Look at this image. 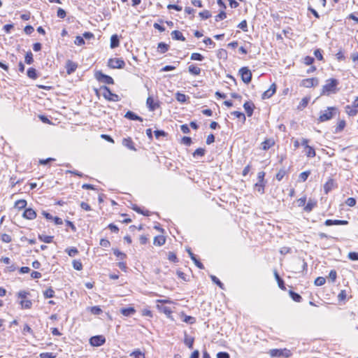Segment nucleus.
I'll list each match as a JSON object with an SVG mask.
<instances>
[{
  "instance_id": "f257e3e1",
  "label": "nucleus",
  "mask_w": 358,
  "mask_h": 358,
  "mask_svg": "<svg viewBox=\"0 0 358 358\" xmlns=\"http://www.w3.org/2000/svg\"><path fill=\"white\" fill-rule=\"evenodd\" d=\"M339 82L336 78H329L325 81V84L322 86L320 93L321 96H330L336 94L339 89L338 85Z\"/></svg>"
},
{
  "instance_id": "f03ea898",
  "label": "nucleus",
  "mask_w": 358,
  "mask_h": 358,
  "mask_svg": "<svg viewBox=\"0 0 358 358\" xmlns=\"http://www.w3.org/2000/svg\"><path fill=\"white\" fill-rule=\"evenodd\" d=\"M269 355L271 357H285L289 358L292 356V353L290 350L287 348L284 349H272L269 351Z\"/></svg>"
},
{
  "instance_id": "7ed1b4c3",
  "label": "nucleus",
  "mask_w": 358,
  "mask_h": 358,
  "mask_svg": "<svg viewBox=\"0 0 358 358\" xmlns=\"http://www.w3.org/2000/svg\"><path fill=\"white\" fill-rule=\"evenodd\" d=\"M337 108L336 107H328L327 110L321 112L319 117L320 122H325L331 120L333 116L336 114Z\"/></svg>"
},
{
  "instance_id": "20e7f679",
  "label": "nucleus",
  "mask_w": 358,
  "mask_h": 358,
  "mask_svg": "<svg viewBox=\"0 0 358 358\" xmlns=\"http://www.w3.org/2000/svg\"><path fill=\"white\" fill-rule=\"evenodd\" d=\"M157 303H159L157 305V308L158 309V310L161 313H164L167 317H170L172 313V310L169 307L164 306V303H171V301L170 300H157Z\"/></svg>"
},
{
  "instance_id": "39448f33",
  "label": "nucleus",
  "mask_w": 358,
  "mask_h": 358,
  "mask_svg": "<svg viewBox=\"0 0 358 358\" xmlns=\"http://www.w3.org/2000/svg\"><path fill=\"white\" fill-rule=\"evenodd\" d=\"M95 78L100 83L107 85H113L114 80L112 77L103 73L101 71H96L94 74Z\"/></svg>"
},
{
  "instance_id": "423d86ee",
  "label": "nucleus",
  "mask_w": 358,
  "mask_h": 358,
  "mask_svg": "<svg viewBox=\"0 0 358 358\" xmlns=\"http://www.w3.org/2000/svg\"><path fill=\"white\" fill-rule=\"evenodd\" d=\"M101 90H103V96L106 99L111 101H118L120 100L119 96L113 93L107 86L101 87Z\"/></svg>"
},
{
  "instance_id": "0eeeda50",
  "label": "nucleus",
  "mask_w": 358,
  "mask_h": 358,
  "mask_svg": "<svg viewBox=\"0 0 358 358\" xmlns=\"http://www.w3.org/2000/svg\"><path fill=\"white\" fill-rule=\"evenodd\" d=\"M108 66L111 69H123L125 62L120 58H111L108 62Z\"/></svg>"
},
{
  "instance_id": "6e6552de",
  "label": "nucleus",
  "mask_w": 358,
  "mask_h": 358,
  "mask_svg": "<svg viewBox=\"0 0 358 358\" xmlns=\"http://www.w3.org/2000/svg\"><path fill=\"white\" fill-rule=\"evenodd\" d=\"M239 74L241 76L242 80L245 83H250L252 80V73L248 67H242L239 70Z\"/></svg>"
},
{
  "instance_id": "1a4fd4ad",
  "label": "nucleus",
  "mask_w": 358,
  "mask_h": 358,
  "mask_svg": "<svg viewBox=\"0 0 358 358\" xmlns=\"http://www.w3.org/2000/svg\"><path fill=\"white\" fill-rule=\"evenodd\" d=\"M106 342V338L103 336L98 335V336H94L90 338V343L92 346L95 347H99L102 345H103Z\"/></svg>"
},
{
  "instance_id": "9d476101",
  "label": "nucleus",
  "mask_w": 358,
  "mask_h": 358,
  "mask_svg": "<svg viewBox=\"0 0 358 358\" xmlns=\"http://www.w3.org/2000/svg\"><path fill=\"white\" fill-rule=\"evenodd\" d=\"M146 105L150 111H155L157 108H159V102L155 101L152 96H148L146 100Z\"/></svg>"
},
{
  "instance_id": "9b49d317",
  "label": "nucleus",
  "mask_w": 358,
  "mask_h": 358,
  "mask_svg": "<svg viewBox=\"0 0 358 358\" xmlns=\"http://www.w3.org/2000/svg\"><path fill=\"white\" fill-rule=\"evenodd\" d=\"M318 83L319 80L317 78H306L301 81V85L305 87H312L317 85Z\"/></svg>"
},
{
  "instance_id": "f8f14e48",
  "label": "nucleus",
  "mask_w": 358,
  "mask_h": 358,
  "mask_svg": "<svg viewBox=\"0 0 358 358\" xmlns=\"http://www.w3.org/2000/svg\"><path fill=\"white\" fill-rule=\"evenodd\" d=\"M22 217L25 219L31 220L36 217V213L34 209L28 208L24 210Z\"/></svg>"
},
{
  "instance_id": "ddd939ff",
  "label": "nucleus",
  "mask_w": 358,
  "mask_h": 358,
  "mask_svg": "<svg viewBox=\"0 0 358 358\" xmlns=\"http://www.w3.org/2000/svg\"><path fill=\"white\" fill-rule=\"evenodd\" d=\"M187 252L189 254V257L194 262L195 265L200 269H203V264L196 258V256L192 252L190 248L187 249Z\"/></svg>"
},
{
  "instance_id": "4468645a",
  "label": "nucleus",
  "mask_w": 358,
  "mask_h": 358,
  "mask_svg": "<svg viewBox=\"0 0 358 358\" xmlns=\"http://www.w3.org/2000/svg\"><path fill=\"white\" fill-rule=\"evenodd\" d=\"M276 91V85L275 83H273L269 89H268L266 91H265L262 94V99H266L271 97Z\"/></svg>"
},
{
  "instance_id": "2eb2a0df",
  "label": "nucleus",
  "mask_w": 358,
  "mask_h": 358,
  "mask_svg": "<svg viewBox=\"0 0 358 358\" xmlns=\"http://www.w3.org/2000/svg\"><path fill=\"white\" fill-rule=\"evenodd\" d=\"M324 224L326 226L347 225V224H348V221H347V220H327L324 222Z\"/></svg>"
},
{
  "instance_id": "dca6fc26",
  "label": "nucleus",
  "mask_w": 358,
  "mask_h": 358,
  "mask_svg": "<svg viewBox=\"0 0 358 358\" xmlns=\"http://www.w3.org/2000/svg\"><path fill=\"white\" fill-rule=\"evenodd\" d=\"M243 108L247 113L248 117H251L253 114L255 105L251 101H246L243 104Z\"/></svg>"
},
{
  "instance_id": "f3484780",
  "label": "nucleus",
  "mask_w": 358,
  "mask_h": 358,
  "mask_svg": "<svg viewBox=\"0 0 358 358\" xmlns=\"http://www.w3.org/2000/svg\"><path fill=\"white\" fill-rule=\"evenodd\" d=\"M124 117L131 120H138L140 122H143V118L138 115H136L133 111L129 110L124 115Z\"/></svg>"
},
{
  "instance_id": "a211bd4d",
  "label": "nucleus",
  "mask_w": 358,
  "mask_h": 358,
  "mask_svg": "<svg viewBox=\"0 0 358 358\" xmlns=\"http://www.w3.org/2000/svg\"><path fill=\"white\" fill-rule=\"evenodd\" d=\"M122 145L131 150H136L134 142L131 138H125L122 140Z\"/></svg>"
},
{
  "instance_id": "6ab92c4d",
  "label": "nucleus",
  "mask_w": 358,
  "mask_h": 358,
  "mask_svg": "<svg viewBox=\"0 0 358 358\" xmlns=\"http://www.w3.org/2000/svg\"><path fill=\"white\" fill-rule=\"evenodd\" d=\"M120 313L126 317H129L136 313V310L133 307L122 308L120 309Z\"/></svg>"
},
{
  "instance_id": "aec40b11",
  "label": "nucleus",
  "mask_w": 358,
  "mask_h": 358,
  "mask_svg": "<svg viewBox=\"0 0 358 358\" xmlns=\"http://www.w3.org/2000/svg\"><path fill=\"white\" fill-rule=\"evenodd\" d=\"M171 35L173 40L182 41H185V36L180 31L174 30L171 32Z\"/></svg>"
},
{
  "instance_id": "412c9836",
  "label": "nucleus",
  "mask_w": 358,
  "mask_h": 358,
  "mask_svg": "<svg viewBox=\"0 0 358 358\" xmlns=\"http://www.w3.org/2000/svg\"><path fill=\"white\" fill-rule=\"evenodd\" d=\"M77 64L70 60H69L66 63V72L68 74H71L72 73H73L76 70V68H77Z\"/></svg>"
},
{
  "instance_id": "4be33fe9",
  "label": "nucleus",
  "mask_w": 358,
  "mask_h": 358,
  "mask_svg": "<svg viewBox=\"0 0 358 358\" xmlns=\"http://www.w3.org/2000/svg\"><path fill=\"white\" fill-rule=\"evenodd\" d=\"M120 39L117 34H114L110 37V48H115L119 46Z\"/></svg>"
},
{
  "instance_id": "5701e85b",
  "label": "nucleus",
  "mask_w": 358,
  "mask_h": 358,
  "mask_svg": "<svg viewBox=\"0 0 358 358\" xmlns=\"http://www.w3.org/2000/svg\"><path fill=\"white\" fill-rule=\"evenodd\" d=\"M169 49V45L164 42H160L158 43L157 50L158 52L163 54L166 52Z\"/></svg>"
},
{
  "instance_id": "b1692460",
  "label": "nucleus",
  "mask_w": 358,
  "mask_h": 358,
  "mask_svg": "<svg viewBox=\"0 0 358 358\" xmlns=\"http://www.w3.org/2000/svg\"><path fill=\"white\" fill-rule=\"evenodd\" d=\"M317 205V201L309 199L307 204L304 207V210L306 212H310Z\"/></svg>"
},
{
  "instance_id": "393cba45",
  "label": "nucleus",
  "mask_w": 358,
  "mask_h": 358,
  "mask_svg": "<svg viewBox=\"0 0 358 358\" xmlns=\"http://www.w3.org/2000/svg\"><path fill=\"white\" fill-rule=\"evenodd\" d=\"M27 75L29 78L33 79V80H35L38 78L37 71H36V69H34L33 67L29 68L27 69Z\"/></svg>"
},
{
  "instance_id": "a878e982",
  "label": "nucleus",
  "mask_w": 358,
  "mask_h": 358,
  "mask_svg": "<svg viewBox=\"0 0 358 358\" xmlns=\"http://www.w3.org/2000/svg\"><path fill=\"white\" fill-rule=\"evenodd\" d=\"M326 0H308V4L311 5L312 6H318L320 4L322 5V7L326 6Z\"/></svg>"
},
{
  "instance_id": "bb28decb",
  "label": "nucleus",
  "mask_w": 358,
  "mask_h": 358,
  "mask_svg": "<svg viewBox=\"0 0 358 358\" xmlns=\"http://www.w3.org/2000/svg\"><path fill=\"white\" fill-rule=\"evenodd\" d=\"M274 145V141L273 139H266L262 143V149L264 150H268L271 147Z\"/></svg>"
},
{
  "instance_id": "cd10ccee",
  "label": "nucleus",
  "mask_w": 358,
  "mask_h": 358,
  "mask_svg": "<svg viewBox=\"0 0 358 358\" xmlns=\"http://www.w3.org/2000/svg\"><path fill=\"white\" fill-rule=\"evenodd\" d=\"M274 275L275 278V280L278 282V286L281 289H285L284 280L280 277L279 274L278 273L277 271H274Z\"/></svg>"
},
{
  "instance_id": "c85d7f7f",
  "label": "nucleus",
  "mask_w": 358,
  "mask_h": 358,
  "mask_svg": "<svg viewBox=\"0 0 358 358\" xmlns=\"http://www.w3.org/2000/svg\"><path fill=\"white\" fill-rule=\"evenodd\" d=\"M166 242V238L163 236H158L155 237L154 238V245L162 246Z\"/></svg>"
},
{
  "instance_id": "c756f323",
  "label": "nucleus",
  "mask_w": 358,
  "mask_h": 358,
  "mask_svg": "<svg viewBox=\"0 0 358 358\" xmlns=\"http://www.w3.org/2000/svg\"><path fill=\"white\" fill-rule=\"evenodd\" d=\"M43 296L45 299H50L55 296V291L52 287H49L43 291Z\"/></svg>"
},
{
  "instance_id": "7c9ffc66",
  "label": "nucleus",
  "mask_w": 358,
  "mask_h": 358,
  "mask_svg": "<svg viewBox=\"0 0 358 358\" xmlns=\"http://www.w3.org/2000/svg\"><path fill=\"white\" fill-rule=\"evenodd\" d=\"M182 317H183L182 321L185 323L192 324L196 322V319L194 317L186 315L184 313H182Z\"/></svg>"
},
{
  "instance_id": "2f4dec72",
  "label": "nucleus",
  "mask_w": 358,
  "mask_h": 358,
  "mask_svg": "<svg viewBox=\"0 0 358 358\" xmlns=\"http://www.w3.org/2000/svg\"><path fill=\"white\" fill-rule=\"evenodd\" d=\"M189 72L194 76L199 75L201 73V69L192 64L188 67Z\"/></svg>"
},
{
  "instance_id": "473e14b6",
  "label": "nucleus",
  "mask_w": 358,
  "mask_h": 358,
  "mask_svg": "<svg viewBox=\"0 0 358 358\" xmlns=\"http://www.w3.org/2000/svg\"><path fill=\"white\" fill-rule=\"evenodd\" d=\"M264 187H265L264 182L258 181L255 185V189L260 194L264 193Z\"/></svg>"
},
{
  "instance_id": "72a5a7b5",
  "label": "nucleus",
  "mask_w": 358,
  "mask_h": 358,
  "mask_svg": "<svg viewBox=\"0 0 358 358\" xmlns=\"http://www.w3.org/2000/svg\"><path fill=\"white\" fill-rule=\"evenodd\" d=\"M27 206V201L24 199H20L15 201V207L18 208L19 210L25 208Z\"/></svg>"
},
{
  "instance_id": "f704fd0d",
  "label": "nucleus",
  "mask_w": 358,
  "mask_h": 358,
  "mask_svg": "<svg viewBox=\"0 0 358 358\" xmlns=\"http://www.w3.org/2000/svg\"><path fill=\"white\" fill-rule=\"evenodd\" d=\"M289 294L292 299L296 302H300L302 299V297L300 296V294L292 290H290Z\"/></svg>"
},
{
  "instance_id": "c9c22d12",
  "label": "nucleus",
  "mask_w": 358,
  "mask_h": 358,
  "mask_svg": "<svg viewBox=\"0 0 358 358\" xmlns=\"http://www.w3.org/2000/svg\"><path fill=\"white\" fill-rule=\"evenodd\" d=\"M176 99L180 103H185L187 101V96L185 94L178 92L176 94Z\"/></svg>"
},
{
  "instance_id": "e433bc0d",
  "label": "nucleus",
  "mask_w": 358,
  "mask_h": 358,
  "mask_svg": "<svg viewBox=\"0 0 358 358\" xmlns=\"http://www.w3.org/2000/svg\"><path fill=\"white\" fill-rule=\"evenodd\" d=\"M345 111L350 116H355L358 113V110L349 105L345 106Z\"/></svg>"
},
{
  "instance_id": "4c0bfd02",
  "label": "nucleus",
  "mask_w": 358,
  "mask_h": 358,
  "mask_svg": "<svg viewBox=\"0 0 358 358\" xmlns=\"http://www.w3.org/2000/svg\"><path fill=\"white\" fill-rule=\"evenodd\" d=\"M38 238L41 241H43L45 243H50L52 242L53 236H46V235H39Z\"/></svg>"
},
{
  "instance_id": "58836bf2",
  "label": "nucleus",
  "mask_w": 358,
  "mask_h": 358,
  "mask_svg": "<svg viewBox=\"0 0 358 358\" xmlns=\"http://www.w3.org/2000/svg\"><path fill=\"white\" fill-rule=\"evenodd\" d=\"M24 62L27 64H31L34 62L33 54L31 51H29L26 53Z\"/></svg>"
},
{
  "instance_id": "ea45409f",
  "label": "nucleus",
  "mask_w": 358,
  "mask_h": 358,
  "mask_svg": "<svg viewBox=\"0 0 358 358\" xmlns=\"http://www.w3.org/2000/svg\"><path fill=\"white\" fill-rule=\"evenodd\" d=\"M194 341V338L186 336L184 340V343L189 349H192Z\"/></svg>"
},
{
  "instance_id": "a19ab883",
  "label": "nucleus",
  "mask_w": 358,
  "mask_h": 358,
  "mask_svg": "<svg viewBox=\"0 0 358 358\" xmlns=\"http://www.w3.org/2000/svg\"><path fill=\"white\" fill-rule=\"evenodd\" d=\"M310 174V171H306L300 173L299 176V180L300 182H305Z\"/></svg>"
},
{
  "instance_id": "79ce46f5",
  "label": "nucleus",
  "mask_w": 358,
  "mask_h": 358,
  "mask_svg": "<svg viewBox=\"0 0 358 358\" xmlns=\"http://www.w3.org/2000/svg\"><path fill=\"white\" fill-rule=\"evenodd\" d=\"M89 308H90V310L91 313L94 315H99L101 313H102V312H103L101 308L99 306H92V307H90Z\"/></svg>"
},
{
  "instance_id": "37998d69",
  "label": "nucleus",
  "mask_w": 358,
  "mask_h": 358,
  "mask_svg": "<svg viewBox=\"0 0 358 358\" xmlns=\"http://www.w3.org/2000/svg\"><path fill=\"white\" fill-rule=\"evenodd\" d=\"M190 59L192 60L203 61L204 59V57L200 53L194 52L191 55Z\"/></svg>"
},
{
  "instance_id": "c03bdc74",
  "label": "nucleus",
  "mask_w": 358,
  "mask_h": 358,
  "mask_svg": "<svg viewBox=\"0 0 358 358\" xmlns=\"http://www.w3.org/2000/svg\"><path fill=\"white\" fill-rule=\"evenodd\" d=\"M231 115H234V117L242 119L243 122H244L245 121V115L243 113L239 112V111H233L231 113Z\"/></svg>"
},
{
  "instance_id": "a18cd8bd",
  "label": "nucleus",
  "mask_w": 358,
  "mask_h": 358,
  "mask_svg": "<svg viewBox=\"0 0 358 358\" xmlns=\"http://www.w3.org/2000/svg\"><path fill=\"white\" fill-rule=\"evenodd\" d=\"M113 254H114L116 257H119V258H120V259H122V260H123L124 259H125V258H126V257H127V255H126L124 253H123V252H120L118 249L113 248Z\"/></svg>"
},
{
  "instance_id": "49530a36",
  "label": "nucleus",
  "mask_w": 358,
  "mask_h": 358,
  "mask_svg": "<svg viewBox=\"0 0 358 358\" xmlns=\"http://www.w3.org/2000/svg\"><path fill=\"white\" fill-rule=\"evenodd\" d=\"M205 149L203 148H197L194 152H193V156L194 157H203L204 155H205Z\"/></svg>"
},
{
  "instance_id": "de8ad7c7",
  "label": "nucleus",
  "mask_w": 358,
  "mask_h": 358,
  "mask_svg": "<svg viewBox=\"0 0 358 358\" xmlns=\"http://www.w3.org/2000/svg\"><path fill=\"white\" fill-rule=\"evenodd\" d=\"M210 278L212 280V281L216 284L217 286H219L221 289H223L224 288V285L223 283L215 276V275H210Z\"/></svg>"
},
{
  "instance_id": "09e8293b",
  "label": "nucleus",
  "mask_w": 358,
  "mask_h": 358,
  "mask_svg": "<svg viewBox=\"0 0 358 358\" xmlns=\"http://www.w3.org/2000/svg\"><path fill=\"white\" fill-rule=\"evenodd\" d=\"M306 149L307 151L306 155L308 157H314L315 156V150L313 147L308 146Z\"/></svg>"
},
{
  "instance_id": "8fccbe9b",
  "label": "nucleus",
  "mask_w": 358,
  "mask_h": 358,
  "mask_svg": "<svg viewBox=\"0 0 358 358\" xmlns=\"http://www.w3.org/2000/svg\"><path fill=\"white\" fill-rule=\"evenodd\" d=\"M73 267L75 270L80 271L83 269V264L80 260H73Z\"/></svg>"
},
{
  "instance_id": "3c124183",
  "label": "nucleus",
  "mask_w": 358,
  "mask_h": 358,
  "mask_svg": "<svg viewBox=\"0 0 358 358\" xmlns=\"http://www.w3.org/2000/svg\"><path fill=\"white\" fill-rule=\"evenodd\" d=\"M154 133L157 139H159L160 137H165L168 135V134L163 130H155Z\"/></svg>"
},
{
  "instance_id": "603ef678",
  "label": "nucleus",
  "mask_w": 358,
  "mask_h": 358,
  "mask_svg": "<svg viewBox=\"0 0 358 358\" xmlns=\"http://www.w3.org/2000/svg\"><path fill=\"white\" fill-rule=\"evenodd\" d=\"M20 304L23 308H30L31 307L32 303L30 300L22 299L20 301Z\"/></svg>"
},
{
  "instance_id": "864d4df0",
  "label": "nucleus",
  "mask_w": 358,
  "mask_h": 358,
  "mask_svg": "<svg viewBox=\"0 0 358 358\" xmlns=\"http://www.w3.org/2000/svg\"><path fill=\"white\" fill-rule=\"evenodd\" d=\"M333 185V180H330L327 181L324 185V189L326 194H327L329 191H331Z\"/></svg>"
},
{
  "instance_id": "5fc2aeb1",
  "label": "nucleus",
  "mask_w": 358,
  "mask_h": 358,
  "mask_svg": "<svg viewBox=\"0 0 358 358\" xmlns=\"http://www.w3.org/2000/svg\"><path fill=\"white\" fill-rule=\"evenodd\" d=\"M131 356L134 358H145V355L141 350H135L131 354Z\"/></svg>"
},
{
  "instance_id": "6e6d98bb",
  "label": "nucleus",
  "mask_w": 358,
  "mask_h": 358,
  "mask_svg": "<svg viewBox=\"0 0 358 358\" xmlns=\"http://www.w3.org/2000/svg\"><path fill=\"white\" fill-rule=\"evenodd\" d=\"M309 98L308 97H304L302 99L301 102L299 103V105L298 106V108H306L309 102Z\"/></svg>"
},
{
  "instance_id": "4d7b16f0",
  "label": "nucleus",
  "mask_w": 358,
  "mask_h": 358,
  "mask_svg": "<svg viewBox=\"0 0 358 358\" xmlns=\"http://www.w3.org/2000/svg\"><path fill=\"white\" fill-rule=\"evenodd\" d=\"M326 282V279L324 277H317L315 280V285L316 286H322Z\"/></svg>"
},
{
  "instance_id": "13d9d810",
  "label": "nucleus",
  "mask_w": 358,
  "mask_h": 358,
  "mask_svg": "<svg viewBox=\"0 0 358 358\" xmlns=\"http://www.w3.org/2000/svg\"><path fill=\"white\" fill-rule=\"evenodd\" d=\"M199 15L202 19L206 20V19H208L211 16V14L209 10H205L200 12Z\"/></svg>"
},
{
  "instance_id": "bf43d9fd",
  "label": "nucleus",
  "mask_w": 358,
  "mask_h": 358,
  "mask_svg": "<svg viewBox=\"0 0 358 358\" xmlns=\"http://www.w3.org/2000/svg\"><path fill=\"white\" fill-rule=\"evenodd\" d=\"M286 173H287V172L285 169H280L276 174L275 178L278 181H280L284 178V176L286 175Z\"/></svg>"
},
{
  "instance_id": "052dcab7",
  "label": "nucleus",
  "mask_w": 358,
  "mask_h": 358,
  "mask_svg": "<svg viewBox=\"0 0 358 358\" xmlns=\"http://www.w3.org/2000/svg\"><path fill=\"white\" fill-rule=\"evenodd\" d=\"M238 27L241 29H242L243 31H248V24L247 21L245 20L241 21L238 25Z\"/></svg>"
},
{
  "instance_id": "680f3d73",
  "label": "nucleus",
  "mask_w": 358,
  "mask_h": 358,
  "mask_svg": "<svg viewBox=\"0 0 358 358\" xmlns=\"http://www.w3.org/2000/svg\"><path fill=\"white\" fill-rule=\"evenodd\" d=\"M1 239L3 242L6 243H8L12 241L11 236L7 234H3L1 236Z\"/></svg>"
},
{
  "instance_id": "e2e57ef3",
  "label": "nucleus",
  "mask_w": 358,
  "mask_h": 358,
  "mask_svg": "<svg viewBox=\"0 0 358 358\" xmlns=\"http://www.w3.org/2000/svg\"><path fill=\"white\" fill-rule=\"evenodd\" d=\"M348 258L352 261H358V252H350L348 253Z\"/></svg>"
},
{
  "instance_id": "0e129e2a",
  "label": "nucleus",
  "mask_w": 358,
  "mask_h": 358,
  "mask_svg": "<svg viewBox=\"0 0 358 358\" xmlns=\"http://www.w3.org/2000/svg\"><path fill=\"white\" fill-rule=\"evenodd\" d=\"M74 43L77 45H82L85 44V41H84V38L83 36H77L76 37Z\"/></svg>"
},
{
  "instance_id": "69168bd1",
  "label": "nucleus",
  "mask_w": 358,
  "mask_h": 358,
  "mask_svg": "<svg viewBox=\"0 0 358 358\" xmlns=\"http://www.w3.org/2000/svg\"><path fill=\"white\" fill-rule=\"evenodd\" d=\"M100 245L103 248H108L110 245V243L106 238H101L99 243Z\"/></svg>"
},
{
  "instance_id": "338daca9",
  "label": "nucleus",
  "mask_w": 358,
  "mask_h": 358,
  "mask_svg": "<svg viewBox=\"0 0 358 358\" xmlns=\"http://www.w3.org/2000/svg\"><path fill=\"white\" fill-rule=\"evenodd\" d=\"M217 358H230V355L226 352H220L217 354Z\"/></svg>"
},
{
  "instance_id": "774afa93",
  "label": "nucleus",
  "mask_w": 358,
  "mask_h": 358,
  "mask_svg": "<svg viewBox=\"0 0 358 358\" xmlns=\"http://www.w3.org/2000/svg\"><path fill=\"white\" fill-rule=\"evenodd\" d=\"M41 358H55V356L52 352H43L40 355Z\"/></svg>"
}]
</instances>
